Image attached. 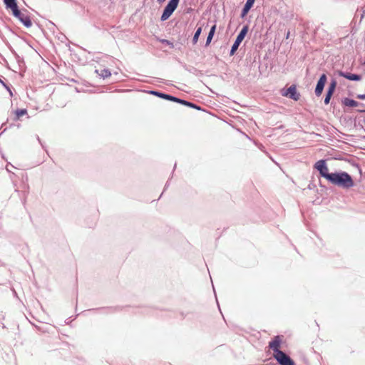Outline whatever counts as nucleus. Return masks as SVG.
Listing matches in <instances>:
<instances>
[{
	"label": "nucleus",
	"instance_id": "1",
	"mask_svg": "<svg viewBox=\"0 0 365 365\" xmlns=\"http://www.w3.org/2000/svg\"><path fill=\"white\" fill-rule=\"evenodd\" d=\"M329 182L344 189H349L354 185L351 176L344 171L333 173V175Z\"/></svg>",
	"mask_w": 365,
	"mask_h": 365
},
{
	"label": "nucleus",
	"instance_id": "2",
	"mask_svg": "<svg viewBox=\"0 0 365 365\" xmlns=\"http://www.w3.org/2000/svg\"><path fill=\"white\" fill-rule=\"evenodd\" d=\"M314 168L319 171V173L322 177L324 178L328 181H329L331 176L333 175V173H329V168H328V167L326 164V161L324 160H318L314 164Z\"/></svg>",
	"mask_w": 365,
	"mask_h": 365
},
{
	"label": "nucleus",
	"instance_id": "3",
	"mask_svg": "<svg viewBox=\"0 0 365 365\" xmlns=\"http://www.w3.org/2000/svg\"><path fill=\"white\" fill-rule=\"evenodd\" d=\"M248 29H249V27L248 26H244L243 28L242 29V30L240 31V32L239 33V34L237 35L232 48H231V50H230V56H232L235 54V53L236 52V51L237 50L240 44L241 43V42L243 41V39L245 38L247 31H248Z\"/></svg>",
	"mask_w": 365,
	"mask_h": 365
},
{
	"label": "nucleus",
	"instance_id": "4",
	"mask_svg": "<svg viewBox=\"0 0 365 365\" xmlns=\"http://www.w3.org/2000/svg\"><path fill=\"white\" fill-rule=\"evenodd\" d=\"M273 356L280 365H294V361L283 351H279Z\"/></svg>",
	"mask_w": 365,
	"mask_h": 365
},
{
	"label": "nucleus",
	"instance_id": "5",
	"mask_svg": "<svg viewBox=\"0 0 365 365\" xmlns=\"http://www.w3.org/2000/svg\"><path fill=\"white\" fill-rule=\"evenodd\" d=\"M13 15L16 17L26 27L29 28L31 26L32 23L29 16L21 12L17 7V12L16 13L14 9L11 10Z\"/></svg>",
	"mask_w": 365,
	"mask_h": 365
},
{
	"label": "nucleus",
	"instance_id": "6",
	"mask_svg": "<svg viewBox=\"0 0 365 365\" xmlns=\"http://www.w3.org/2000/svg\"><path fill=\"white\" fill-rule=\"evenodd\" d=\"M327 76L324 73H323L320 76V78L317 83L316 88H315V94L317 96H320L321 94L322 93L324 85L327 82Z\"/></svg>",
	"mask_w": 365,
	"mask_h": 365
},
{
	"label": "nucleus",
	"instance_id": "7",
	"mask_svg": "<svg viewBox=\"0 0 365 365\" xmlns=\"http://www.w3.org/2000/svg\"><path fill=\"white\" fill-rule=\"evenodd\" d=\"M282 340L279 336H276L272 341L269 343V347L274 351L273 354H277L279 351H282L280 348Z\"/></svg>",
	"mask_w": 365,
	"mask_h": 365
},
{
	"label": "nucleus",
	"instance_id": "8",
	"mask_svg": "<svg viewBox=\"0 0 365 365\" xmlns=\"http://www.w3.org/2000/svg\"><path fill=\"white\" fill-rule=\"evenodd\" d=\"M286 96L294 100L298 101L299 99V93H297L295 86H291L284 94Z\"/></svg>",
	"mask_w": 365,
	"mask_h": 365
},
{
	"label": "nucleus",
	"instance_id": "9",
	"mask_svg": "<svg viewBox=\"0 0 365 365\" xmlns=\"http://www.w3.org/2000/svg\"><path fill=\"white\" fill-rule=\"evenodd\" d=\"M338 74L339 76L344 77V78L351 80V81H358L361 79V76L360 75L350 73H345L341 71H338Z\"/></svg>",
	"mask_w": 365,
	"mask_h": 365
},
{
	"label": "nucleus",
	"instance_id": "10",
	"mask_svg": "<svg viewBox=\"0 0 365 365\" xmlns=\"http://www.w3.org/2000/svg\"><path fill=\"white\" fill-rule=\"evenodd\" d=\"M180 0H170L165 8L173 13L178 7Z\"/></svg>",
	"mask_w": 365,
	"mask_h": 365
},
{
	"label": "nucleus",
	"instance_id": "11",
	"mask_svg": "<svg viewBox=\"0 0 365 365\" xmlns=\"http://www.w3.org/2000/svg\"><path fill=\"white\" fill-rule=\"evenodd\" d=\"M150 93L154 96H156L161 98H164V99L169 100V101H172V99L173 98V96L163 93L155 91H151Z\"/></svg>",
	"mask_w": 365,
	"mask_h": 365
},
{
	"label": "nucleus",
	"instance_id": "12",
	"mask_svg": "<svg viewBox=\"0 0 365 365\" xmlns=\"http://www.w3.org/2000/svg\"><path fill=\"white\" fill-rule=\"evenodd\" d=\"M4 4H6L7 8L11 9V10L14 9V11L16 13L17 11V4L16 0H4Z\"/></svg>",
	"mask_w": 365,
	"mask_h": 365
},
{
	"label": "nucleus",
	"instance_id": "13",
	"mask_svg": "<svg viewBox=\"0 0 365 365\" xmlns=\"http://www.w3.org/2000/svg\"><path fill=\"white\" fill-rule=\"evenodd\" d=\"M215 30H216V24H214L210 30V32L208 34V36L207 37V40H206V46L209 45L212 39V37L214 36V34L215 32Z\"/></svg>",
	"mask_w": 365,
	"mask_h": 365
},
{
	"label": "nucleus",
	"instance_id": "14",
	"mask_svg": "<svg viewBox=\"0 0 365 365\" xmlns=\"http://www.w3.org/2000/svg\"><path fill=\"white\" fill-rule=\"evenodd\" d=\"M343 103L346 106H349V107H356L359 105V103L357 101H356L353 99L348 98H344V100L343 101Z\"/></svg>",
	"mask_w": 365,
	"mask_h": 365
},
{
	"label": "nucleus",
	"instance_id": "15",
	"mask_svg": "<svg viewBox=\"0 0 365 365\" xmlns=\"http://www.w3.org/2000/svg\"><path fill=\"white\" fill-rule=\"evenodd\" d=\"M173 12L167 9L165 7L163 12V14L160 17L161 21H165L169 19V17L172 15Z\"/></svg>",
	"mask_w": 365,
	"mask_h": 365
},
{
	"label": "nucleus",
	"instance_id": "16",
	"mask_svg": "<svg viewBox=\"0 0 365 365\" xmlns=\"http://www.w3.org/2000/svg\"><path fill=\"white\" fill-rule=\"evenodd\" d=\"M96 72L99 74L102 78H106L111 76V73L108 69H103L101 73H98V70H96Z\"/></svg>",
	"mask_w": 365,
	"mask_h": 365
},
{
	"label": "nucleus",
	"instance_id": "17",
	"mask_svg": "<svg viewBox=\"0 0 365 365\" xmlns=\"http://www.w3.org/2000/svg\"><path fill=\"white\" fill-rule=\"evenodd\" d=\"M201 32H202V28L201 27L197 28V29L196 30V31L194 34V36L192 38L193 44H195L197 42L198 38H199Z\"/></svg>",
	"mask_w": 365,
	"mask_h": 365
},
{
	"label": "nucleus",
	"instance_id": "18",
	"mask_svg": "<svg viewBox=\"0 0 365 365\" xmlns=\"http://www.w3.org/2000/svg\"><path fill=\"white\" fill-rule=\"evenodd\" d=\"M171 101H174V102H176V103L185 105V106H190V105L189 101H185V100L176 98L175 96H173V98L172 99Z\"/></svg>",
	"mask_w": 365,
	"mask_h": 365
},
{
	"label": "nucleus",
	"instance_id": "19",
	"mask_svg": "<svg viewBox=\"0 0 365 365\" xmlns=\"http://www.w3.org/2000/svg\"><path fill=\"white\" fill-rule=\"evenodd\" d=\"M336 86V81L335 80H332L329 84L327 91L329 93H334Z\"/></svg>",
	"mask_w": 365,
	"mask_h": 365
},
{
	"label": "nucleus",
	"instance_id": "20",
	"mask_svg": "<svg viewBox=\"0 0 365 365\" xmlns=\"http://www.w3.org/2000/svg\"><path fill=\"white\" fill-rule=\"evenodd\" d=\"M26 113H27V111L26 109H20V110H17L16 111V115L17 118L23 116Z\"/></svg>",
	"mask_w": 365,
	"mask_h": 365
},
{
	"label": "nucleus",
	"instance_id": "21",
	"mask_svg": "<svg viewBox=\"0 0 365 365\" xmlns=\"http://www.w3.org/2000/svg\"><path fill=\"white\" fill-rule=\"evenodd\" d=\"M333 95V93H329V92H327V94H326V96H325V98H324V103L325 104H329V102H330V99L331 98V96Z\"/></svg>",
	"mask_w": 365,
	"mask_h": 365
},
{
	"label": "nucleus",
	"instance_id": "22",
	"mask_svg": "<svg viewBox=\"0 0 365 365\" xmlns=\"http://www.w3.org/2000/svg\"><path fill=\"white\" fill-rule=\"evenodd\" d=\"M255 0H247L245 5L249 7H252Z\"/></svg>",
	"mask_w": 365,
	"mask_h": 365
},
{
	"label": "nucleus",
	"instance_id": "23",
	"mask_svg": "<svg viewBox=\"0 0 365 365\" xmlns=\"http://www.w3.org/2000/svg\"><path fill=\"white\" fill-rule=\"evenodd\" d=\"M190 105L188 106L189 107L194 108H196V109H198V110L200 109V108L197 105H195V104H194V103H192L191 102H190Z\"/></svg>",
	"mask_w": 365,
	"mask_h": 365
},
{
	"label": "nucleus",
	"instance_id": "24",
	"mask_svg": "<svg viewBox=\"0 0 365 365\" xmlns=\"http://www.w3.org/2000/svg\"><path fill=\"white\" fill-rule=\"evenodd\" d=\"M251 7L247 6L245 4L242 9L243 11L248 13V11L250 10Z\"/></svg>",
	"mask_w": 365,
	"mask_h": 365
},
{
	"label": "nucleus",
	"instance_id": "25",
	"mask_svg": "<svg viewBox=\"0 0 365 365\" xmlns=\"http://www.w3.org/2000/svg\"><path fill=\"white\" fill-rule=\"evenodd\" d=\"M359 99L365 100V94H359L357 96Z\"/></svg>",
	"mask_w": 365,
	"mask_h": 365
},
{
	"label": "nucleus",
	"instance_id": "26",
	"mask_svg": "<svg viewBox=\"0 0 365 365\" xmlns=\"http://www.w3.org/2000/svg\"><path fill=\"white\" fill-rule=\"evenodd\" d=\"M162 42L163 43H165L168 45H172L173 46V43H170L168 40H163Z\"/></svg>",
	"mask_w": 365,
	"mask_h": 365
},
{
	"label": "nucleus",
	"instance_id": "27",
	"mask_svg": "<svg viewBox=\"0 0 365 365\" xmlns=\"http://www.w3.org/2000/svg\"><path fill=\"white\" fill-rule=\"evenodd\" d=\"M247 14V12L245 11H242V14H241V16L242 17H244L245 16H246Z\"/></svg>",
	"mask_w": 365,
	"mask_h": 365
},
{
	"label": "nucleus",
	"instance_id": "28",
	"mask_svg": "<svg viewBox=\"0 0 365 365\" xmlns=\"http://www.w3.org/2000/svg\"><path fill=\"white\" fill-rule=\"evenodd\" d=\"M360 112H365V110H359Z\"/></svg>",
	"mask_w": 365,
	"mask_h": 365
},
{
	"label": "nucleus",
	"instance_id": "29",
	"mask_svg": "<svg viewBox=\"0 0 365 365\" xmlns=\"http://www.w3.org/2000/svg\"><path fill=\"white\" fill-rule=\"evenodd\" d=\"M364 64H365V61H364Z\"/></svg>",
	"mask_w": 365,
	"mask_h": 365
}]
</instances>
